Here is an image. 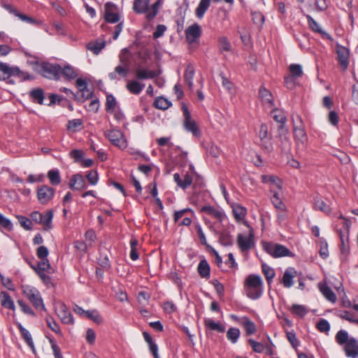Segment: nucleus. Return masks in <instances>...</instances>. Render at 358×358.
<instances>
[{
  "instance_id": "nucleus-1",
  "label": "nucleus",
  "mask_w": 358,
  "mask_h": 358,
  "mask_svg": "<svg viewBox=\"0 0 358 358\" xmlns=\"http://www.w3.org/2000/svg\"><path fill=\"white\" fill-rule=\"evenodd\" d=\"M271 115L275 121L280 124L278 127V135L282 141L280 146L282 151H286L290 148V141L288 136L289 130L285 127L287 117L283 111L278 108L272 110Z\"/></svg>"
},
{
  "instance_id": "nucleus-2",
  "label": "nucleus",
  "mask_w": 358,
  "mask_h": 358,
  "mask_svg": "<svg viewBox=\"0 0 358 358\" xmlns=\"http://www.w3.org/2000/svg\"><path fill=\"white\" fill-rule=\"evenodd\" d=\"M262 280L259 275H249L245 281L246 295L252 299H257L262 294Z\"/></svg>"
},
{
  "instance_id": "nucleus-3",
  "label": "nucleus",
  "mask_w": 358,
  "mask_h": 358,
  "mask_svg": "<svg viewBox=\"0 0 358 358\" xmlns=\"http://www.w3.org/2000/svg\"><path fill=\"white\" fill-rule=\"evenodd\" d=\"M23 294L29 300L38 311L45 310L43 299L39 291L31 285H22Z\"/></svg>"
},
{
  "instance_id": "nucleus-4",
  "label": "nucleus",
  "mask_w": 358,
  "mask_h": 358,
  "mask_svg": "<svg viewBox=\"0 0 358 358\" xmlns=\"http://www.w3.org/2000/svg\"><path fill=\"white\" fill-rule=\"evenodd\" d=\"M264 250L271 257L279 258L293 257L292 252L285 246L273 242H262Z\"/></svg>"
},
{
  "instance_id": "nucleus-5",
  "label": "nucleus",
  "mask_w": 358,
  "mask_h": 358,
  "mask_svg": "<svg viewBox=\"0 0 358 358\" xmlns=\"http://www.w3.org/2000/svg\"><path fill=\"white\" fill-rule=\"evenodd\" d=\"M61 71L62 66L60 65L48 62H43L37 68V71L43 76L53 80L59 79Z\"/></svg>"
},
{
  "instance_id": "nucleus-6",
  "label": "nucleus",
  "mask_w": 358,
  "mask_h": 358,
  "mask_svg": "<svg viewBox=\"0 0 358 358\" xmlns=\"http://www.w3.org/2000/svg\"><path fill=\"white\" fill-rule=\"evenodd\" d=\"M105 136L115 146L124 150L127 147V141L124 134L117 129H111L104 132Z\"/></svg>"
},
{
  "instance_id": "nucleus-7",
  "label": "nucleus",
  "mask_w": 358,
  "mask_h": 358,
  "mask_svg": "<svg viewBox=\"0 0 358 358\" xmlns=\"http://www.w3.org/2000/svg\"><path fill=\"white\" fill-rule=\"evenodd\" d=\"M260 145L263 150L270 153L273 150L272 136L268 134L267 124H262L259 131Z\"/></svg>"
},
{
  "instance_id": "nucleus-8",
  "label": "nucleus",
  "mask_w": 358,
  "mask_h": 358,
  "mask_svg": "<svg viewBox=\"0 0 358 358\" xmlns=\"http://www.w3.org/2000/svg\"><path fill=\"white\" fill-rule=\"evenodd\" d=\"M182 110L184 116L183 127L185 130L191 132L196 137L200 136V129L195 120L192 118L191 114L186 106H182Z\"/></svg>"
},
{
  "instance_id": "nucleus-9",
  "label": "nucleus",
  "mask_w": 358,
  "mask_h": 358,
  "mask_svg": "<svg viewBox=\"0 0 358 358\" xmlns=\"http://www.w3.org/2000/svg\"><path fill=\"white\" fill-rule=\"evenodd\" d=\"M103 19L108 23H116L120 20L117 6L112 2H107L104 5Z\"/></svg>"
},
{
  "instance_id": "nucleus-10",
  "label": "nucleus",
  "mask_w": 358,
  "mask_h": 358,
  "mask_svg": "<svg viewBox=\"0 0 358 358\" xmlns=\"http://www.w3.org/2000/svg\"><path fill=\"white\" fill-rule=\"evenodd\" d=\"M237 243L242 252L250 250L255 245L253 232L251 231L249 236L239 234L237 237Z\"/></svg>"
},
{
  "instance_id": "nucleus-11",
  "label": "nucleus",
  "mask_w": 358,
  "mask_h": 358,
  "mask_svg": "<svg viewBox=\"0 0 358 358\" xmlns=\"http://www.w3.org/2000/svg\"><path fill=\"white\" fill-rule=\"evenodd\" d=\"M0 71L8 76H17L23 80H29L33 78L32 76H30L28 74L25 76V73L22 72L19 68L10 67L7 64L3 62H0Z\"/></svg>"
},
{
  "instance_id": "nucleus-12",
  "label": "nucleus",
  "mask_w": 358,
  "mask_h": 358,
  "mask_svg": "<svg viewBox=\"0 0 358 358\" xmlns=\"http://www.w3.org/2000/svg\"><path fill=\"white\" fill-rule=\"evenodd\" d=\"M55 194V189L48 185H43L38 189V199L41 204L48 203Z\"/></svg>"
},
{
  "instance_id": "nucleus-13",
  "label": "nucleus",
  "mask_w": 358,
  "mask_h": 358,
  "mask_svg": "<svg viewBox=\"0 0 358 358\" xmlns=\"http://www.w3.org/2000/svg\"><path fill=\"white\" fill-rule=\"evenodd\" d=\"M344 350L348 357H358V341L354 337H350V341L345 345Z\"/></svg>"
},
{
  "instance_id": "nucleus-14",
  "label": "nucleus",
  "mask_w": 358,
  "mask_h": 358,
  "mask_svg": "<svg viewBox=\"0 0 358 358\" xmlns=\"http://www.w3.org/2000/svg\"><path fill=\"white\" fill-rule=\"evenodd\" d=\"M201 34V27L198 24H194L185 30L186 38L189 43H194L200 37Z\"/></svg>"
},
{
  "instance_id": "nucleus-15",
  "label": "nucleus",
  "mask_w": 358,
  "mask_h": 358,
  "mask_svg": "<svg viewBox=\"0 0 358 358\" xmlns=\"http://www.w3.org/2000/svg\"><path fill=\"white\" fill-rule=\"evenodd\" d=\"M14 323L19 329L22 339L24 341L27 345L31 349L32 352H35L36 349L34 343L29 331L27 329H26L20 322L15 321Z\"/></svg>"
},
{
  "instance_id": "nucleus-16",
  "label": "nucleus",
  "mask_w": 358,
  "mask_h": 358,
  "mask_svg": "<svg viewBox=\"0 0 358 358\" xmlns=\"http://www.w3.org/2000/svg\"><path fill=\"white\" fill-rule=\"evenodd\" d=\"M259 96L265 107L272 108L274 106L273 95L267 89L262 87L259 91Z\"/></svg>"
},
{
  "instance_id": "nucleus-17",
  "label": "nucleus",
  "mask_w": 358,
  "mask_h": 358,
  "mask_svg": "<svg viewBox=\"0 0 358 358\" xmlns=\"http://www.w3.org/2000/svg\"><path fill=\"white\" fill-rule=\"evenodd\" d=\"M160 73L159 71L138 68L135 71L136 78L138 80L152 79Z\"/></svg>"
},
{
  "instance_id": "nucleus-18",
  "label": "nucleus",
  "mask_w": 358,
  "mask_h": 358,
  "mask_svg": "<svg viewBox=\"0 0 358 358\" xmlns=\"http://www.w3.org/2000/svg\"><path fill=\"white\" fill-rule=\"evenodd\" d=\"M69 187L73 190H83L86 188L85 181L82 175H73L69 182Z\"/></svg>"
},
{
  "instance_id": "nucleus-19",
  "label": "nucleus",
  "mask_w": 358,
  "mask_h": 358,
  "mask_svg": "<svg viewBox=\"0 0 358 358\" xmlns=\"http://www.w3.org/2000/svg\"><path fill=\"white\" fill-rule=\"evenodd\" d=\"M338 219L341 221L340 223H338L336 227V230L339 236H343L344 231L347 234V236L350 234V221L343 217L341 214L338 215Z\"/></svg>"
},
{
  "instance_id": "nucleus-20",
  "label": "nucleus",
  "mask_w": 358,
  "mask_h": 358,
  "mask_svg": "<svg viewBox=\"0 0 358 358\" xmlns=\"http://www.w3.org/2000/svg\"><path fill=\"white\" fill-rule=\"evenodd\" d=\"M173 180L178 186L181 187L182 189H187L192 183V177L189 173H186L183 179L180 178L179 173H176L173 174Z\"/></svg>"
},
{
  "instance_id": "nucleus-21",
  "label": "nucleus",
  "mask_w": 358,
  "mask_h": 358,
  "mask_svg": "<svg viewBox=\"0 0 358 358\" xmlns=\"http://www.w3.org/2000/svg\"><path fill=\"white\" fill-rule=\"evenodd\" d=\"M296 275V271L292 268H287L282 276L281 282L283 286L287 288H289L293 285V278Z\"/></svg>"
},
{
  "instance_id": "nucleus-22",
  "label": "nucleus",
  "mask_w": 358,
  "mask_h": 358,
  "mask_svg": "<svg viewBox=\"0 0 358 358\" xmlns=\"http://www.w3.org/2000/svg\"><path fill=\"white\" fill-rule=\"evenodd\" d=\"M130 71L129 67L122 65L117 66L113 72L108 73V78L110 80H117L120 78H125L127 76Z\"/></svg>"
},
{
  "instance_id": "nucleus-23",
  "label": "nucleus",
  "mask_w": 358,
  "mask_h": 358,
  "mask_svg": "<svg viewBox=\"0 0 358 358\" xmlns=\"http://www.w3.org/2000/svg\"><path fill=\"white\" fill-rule=\"evenodd\" d=\"M262 182L271 185V189H275L277 188L281 189L282 181L278 177L271 175H262L261 176Z\"/></svg>"
},
{
  "instance_id": "nucleus-24",
  "label": "nucleus",
  "mask_w": 358,
  "mask_h": 358,
  "mask_svg": "<svg viewBox=\"0 0 358 358\" xmlns=\"http://www.w3.org/2000/svg\"><path fill=\"white\" fill-rule=\"evenodd\" d=\"M306 18L308 25L313 31L320 34L324 38L331 39V36L326 31H324L320 24L310 15H307Z\"/></svg>"
},
{
  "instance_id": "nucleus-25",
  "label": "nucleus",
  "mask_w": 358,
  "mask_h": 358,
  "mask_svg": "<svg viewBox=\"0 0 358 358\" xmlns=\"http://www.w3.org/2000/svg\"><path fill=\"white\" fill-rule=\"evenodd\" d=\"M320 291L322 295L329 301L335 302L337 299L336 294L332 289L326 284V282H320L318 285Z\"/></svg>"
},
{
  "instance_id": "nucleus-26",
  "label": "nucleus",
  "mask_w": 358,
  "mask_h": 358,
  "mask_svg": "<svg viewBox=\"0 0 358 358\" xmlns=\"http://www.w3.org/2000/svg\"><path fill=\"white\" fill-rule=\"evenodd\" d=\"M271 192L273 194V196L271 198V203L273 207L277 210H287L286 205L282 202L281 199L279 197L278 193L275 189H270Z\"/></svg>"
},
{
  "instance_id": "nucleus-27",
  "label": "nucleus",
  "mask_w": 358,
  "mask_h": 358,
  "mask_svg": "<svg viewBox=\"0 0 358 358\" xmlns=\"http://www.w3.org/2000/svg\"><path fill=\"white\" fill-rule=\"evenodd\" d=\"M149 3L150 0H134L133 9L136 13H145L146 15L149 8Z\"/></svg>"
},
{
  "instance_id": "nucleus-28",
  "label": "nucleus",
  "mask_w": 358,
  "mask_h": 358,
  "mask_svg": "<svg viewBox=\"0 0 358 358\" xmlns=\"http://www.w3.org/2000/svg\"><path fill=\"white\" fill-rule=\"evenodd\" d=\"M197 271L201 278L206 279L210 278V268L206 259L200 261L197 267Z\"/></svg>"
},
{
  "instance_id": "nucleus-29",
  "label": "nucleus",
  "mask_w": 358,
  "mask_h": 358,
  "mask_svg": "<svg viewBox=\"0 0 358 358\" xmlns=\"http://www.w3.org/2000/svg\"><path fill=\"white\" fill-rule=\"evenodd\" d=\"M201 212L205 213L219 220H222L224 216V214L221 210H220L218 208H216L210 206H203L201 208Z\"/></svg>"
},
{
  "instance_id": "nucleus-30",
  "label": "nucleus",
  "mask_w": 358,
  "mask_h": 358,
  "mask_svg": "<svg viewBox=\"0 0 358 358\" xmlns=\"http://www.w3.org/2000/svg\"><path fill=\"white\" fill-rule=\"evenodd\" d=\"M211 0H201L195 10V15L197 18L202 19L206 10L210 5Z\"/></svg>"
},
{
  "instance_id": "nucleus-31",
  "label": "nucleus",
  "mask_w": 358,
  "mask_h": 358,
  "mask_svg": "<svg viewBox=\"0 0 358 358\" xmlns=\"http://www.w3.org/2000/svg\"><path fill=\"white\" fill-rule=\"evenodd\" d=\"M194 76V68L192 64H188L184 74L185 80L189 89L193 87V78Z\"/></svg>"
},
{
  "instance_id": "nucleus-32",
  "label": "nucleus",
  "mask_w": 358,
  "mask_h": 358,
  "mask_svg": "<svg viewBox=\"0 0 358 358\" xmlns=\"http://www.w3.org/2000/svg\"><path fill=\"white\" fill-rule=\"evenodd\" d=\"M144 87V84L141 83L136 80L129 81L127 84V89L133 94H139Z\"/></svg>"
},
{
  "instance_id": "nucleus-33",
  "label": "nucleus",
  "mask_w": 358,
  "mask_h": 358,
  "mask_svg": "<svg viewBox=\"0 0 358 358\" xmlns=\"http://www.w3.org/2000/svg\"><path fill=\"white\" fill-rule=\"evenodd\" d=\"M294 135L296 141L304 143L307 140V135L302 125L294 127Z\"/></svg>"
},
{
  "instance_id": "nucleus-34",
  "label": "nucleus",
  "mask_w": 358,
  "mask_h": 358,
  "mask_svg": "<svg viewBox=\"0 0 358 358\" xmlns=\"http://www.w3.org/2000/svg\"><path fill=\"white\" fill-rule=\"evenodd\" d=\"M0 300L2 306L8 308L9 310H14V303L8 293L6 292H1L0 293Z\"/></svg>"
},
{
  "instance_id": "nucleus-35",
  "label": "nucleus",
  "mask_w": 358,
  "mask_h": 358,
  "mask_svg": "<svg viewBox=\"0 0 358 358\" xmlns=\"http://www.w3.org/2000/svg\"><path fill=\"white\" fill-rule=\"evenodd\" d=\"M120 65L129 67L131 66V54L127 48H124L121 50L119 55Z\"/></svg>"
},
{
  "instance_id": "nucleus-36",
  "label": "nucleus",
  "mask_w": 358,
  "mask_h": 358,
  "mask_svg": "<svg viewBox=\"0 0 358 358\" xmlns=\"http://www.w3.org/2000/svg\"><path fill=\"white\" fill-rule=\"evenodd\" d=\"M204 323L206 327L210 330L216 331L220 333H223L225 331L224 325L220 322H215L211 319H206Z\"/></svg>"
},
{
  "instance_id": "nucleus-37",
  "label": "nucleus",
  "mask_w": 358,
  "mask_h": 358,
  "mask_svg": "<svg viewBox=\"0 0 358 358\" xmlns=\"http://www.w3.org/2000/svg\"><path fill=\"white\" fill-rule=\"evenodd\" d=\"M29 96L32 101L38 104H43L44 100V93L42 89L36 88L29 92Z\"/></svg>"
},
{
  "instance_id": "nucleus-38",
  "label": "nucleus",
  "mask_w": 358,
  "mask_h": 358,
  "mask_svg": "<svg viewBox=\"0 0 358 358\" xmlns=\"http://www.w3.org/2000/svg\"><path fill=\"white\" fill-rule=\"evenodd\" d=\"M162 0H157L150 7L148 8L147 12L146 18L148 20L154 19L159 12V8L162 4Z\"/></svg>"
},
{
  "instance_id": "nucleus-39",
  "label": "nucleus",
  "mask_w": 358,
  "mask_h": 358,
  "mask_svg": "<svg viewBox=\"0 0 358 358\" xmlns=\"http://www.w3.org/2000/svg\"><path fill=\"white\" fill-rule=\"evenodd\" d=\"M162 0H157L150 7L148 8L147 12L146 18L148 20L154 19L159 12V8L162 4Z\"/></svg>"
},
{
  "instance_id": "nucleus-40",
  "label": "nucleus",
  "mask_w": 358,
  "mask_h": 358,
  "mask_svg": "<svg viewBox=\"0 0 358 358\" xmlns=\"http://www.w3.org/2000/svg\"><path fill=\"white\" fill-rule=\"evenodd\" d=\"M32 268L35 270L36 273L37 271H46L48 273L52 272V268H51L48 259H41V261L38 263L37 266H32Z\"/></svg>"
},
{
  "instance_id": "nucleus-41",
  "label": "nucleus",
  "mask_w": 358,
  "mask_h": 358,
  "mask_svg": "<svg viewBox=\"0 0 358 358\" xmlns=\"http://www.w3.org/2000/svg\"><path fill=\"white\" fill-rule=\"evenodd\" d=\"M106 46L105 41L91 42L87 45V48L94 54L98 55Z\"/></svg>"
},
{
  "instance_id": "nucleus-42",
  "label": "nucleus",
  "mask_w": 358,
  "mask_h": 358,
  "mask_svg": "<svg viewBox=\"0 0 358 358\" xmlns=\"http://www.w3.org/2000/svg\"><path fill=\"white\" fill-rule=\"evenodd\" d=\"M243 327H244L247 335H252L256 332V325L253 322L250 320L248 317H244L241 322Z\"/></svg>"
},
{
  "instance_id": "nucleus-43",
  "label": "nucleus",
  "mask_w": 358,
  "mask_h": 358,
  "mask_svg": "<svg viewBox=\"0 0 358 358\" xmlns=\"http://www.w3.org/2000/svg\"><path fill=\"white\" fill-rule=\"evenodd\" d=\"M53 217V213L52 210H48L45 215H42V220L39 224L43 226L45 230L51 229V222Z\"/></svg>"
},
{
  "instance_id": "nucleus-44",
  "label": "nucleus",
  "mask_w": 358,
  "mask_h": 358,
  "mask_svg": "<svg viewBox=\"0 0 358 358\" xmlns=\"http://www.w3.org/2000/svg\"><path fill=\"white\" fill-rule=\"evenodd\" d=\"M341 240L340 249L343 255H346L350 250L349 236L344 231L343 236H339Z\"/></svg>"
},
{
  "instance_id": "nucleus-45",
  "label": "nucleus",
  "mask_w": 358,
  "mask_h": 358,
  "mask_svg": "<svg viewBox=\"0 0 358 358\" xmlns=\"http://www.w3.org/2000/svg\"><path fill=\"white\" fill-rule=\"evenodd\" d=\"M262 272L268 284L271 283L273 278L275 277V273L273 268L263 263L262 265Z\"/></svg>"
},
{
  "instance_id": "nucleus-46",
  "label": "nucleus",
  "mask_w": 358,
  "mask_h": 358,
  "mask_svg": "<svg viewBox=\"0 0 358 358\" xmlns=\"http://www.w3.org/2000/svg\"><path fill=\"white\" fill-rule=\"evenodd\" d=\"M246 213V208L240 205H236L233 208L234 217L238 221L243 220L245 217Z\"/></svg>"
},
{
  "instance_id": "nucleus-47",
  "label": "nucleus",
  "mask_w": 358,
  "mask_h": 358,
  "mask_svg": "<svg viewBox=\"0 0 358 358\" xmlns=\"http://www.w3.org/2000/svg\"><path fill=\"white\" fill-rule=\"evenodd\" d=\"M48 178L53 185H57L61 182L59 172L56 169H51L48 173Z\"/></svg>"
},
{
  "instance_id": "nucleus-48",
  "label": "nucleus",
  "mask_w": 358,
  "mask_h": 358,
  "mask_svg": "<svg viewBox=\"0 0 358 358\" xmlns=\"http://www.w3.org/2000/svg\"><path fill=\"white\" fill-rule=\"evenodd\" d=\"M350 338L348 333L345 330L338 331L336 335V341L340 345H345Z\"/></svg>"
},
{
  "instance_id": "nucleus-49",
  "label": "nucleus",
  "mask_w": 358,
  "mask_h": 358,
  "mask_svg": "<svg viewBox=\"0 0 358 358\" xmlns=\"http://www.w3.org/2000/svg\"><path fill=\"white\" fill-rule=\"evenodd\" d=\"M154 106L158 109L164 110L171 106V103L164 97H158L155 99Z\"/></svg>"
},
{
  "instance_id": "nucleus-50",
  "label": "nucleus",
  "mask_w": 358,
  "mask_h": 358,
  "mask_svg": "<svg viewBox=\"0 0 358 358\" xmlns=\"http://www.w3.org/2000/svg\"><path fill=\"white\" fill-rule=\"evenodd\" d=\"M240 330L238 328L231 327L227 332V337L232 343H236L240 336Z\"/></svg>"
},
{
  "instance_id": "nucleus-51",
  "label": "nucleus",
  "mask_w": 358,
  "mask_h": 358,
  "mask_svg": "<svg viewBox=\"0 0 358 358\" xmlns=\"http://www.w3.org/2000/svg\"><path fill=\"white\" fill-rule=\"evenodd\" d=\"M77 87L80 90L83 96L88 97L91 92L87 90V86L85 80L81 78H78L76 81Z\"/></svg>"
},
{
  "instance_id": "nucleus-52",
  "label": "nucleus",
  "mask_w": 358,
  "mask_h": 358,
  "mask_svg": "<svg viewBox=\"0 0 358 358\" xmlns=\"http://www.w3.org/2000/svg\"><path fill=\"white\" fill-rule=\"evenodd\" d=\"M138 245V242L136 238H132L130 241V246H131V251H130V258L136 261L138 259V254L137 252V248Z\"/></svg>"
},
{
  "instance_id": "nucleus-53",
  "label": "nucleus",
  "mask_w": 358,
  "mask_h": 358,
  "mask_svg": "<svg viewBox=\"0 0 358 358\" xmlns=\"http://www.w3.org/2000/svg\"><path fill=\"white\" fill-rule=\"evenodd\" d=\"M219 241L224 246H230L233 244L232 238L227 231H223L220 234Z\"/></svg>"
},
{
  "instance_id": "nucleus-54",
  "label": "nucleus",
  "mask_w": 358,
  "mask_h": 358,
  "mask_svg": "<svg viewBox=\"0 0 358 358\" xmlns=\"http://www.w3.org/2000/svg\"><path fill=\"white\" fill-rule=\"evenodd\" d=\"M115 98L112 95L109 94L106 96V110L107 113H113L115 107L116 106Z\"/></svg>"
},
{
  "instance_id": "nucleus-55",
  "label": "nucleus",
  "mask_w": 358,
  "mask_h": 358,
  "mask_svg": "<svg viewBox=\"0 0 358 358\" xmlns=\"http://www.w3.org/2000/svg\"><path fill=\"white\" fill-rule=\"evenodd\" d=\"M61 73L68 79H73L76 77V73L74 69L69 65L62 68Z\"/></svg>"
},
{
  "instance_id": "nucleus-56",
  "label": "nucleus",
  "mask_w": 358,
  "mask_h": 358,
  "mask_svg": "<svg viewBox=\"0 0 358 358\" xmlns=\"http://www.w3.org/2000/svg\"><path fill=\"white\" fill-rule=\"evenodd\" d=\"M16 217L18 220L21 227L24 229L31 230L32 229V222L31 220L23 215H17Z\"/></svg>"
},
{
  "instance_id": "nucleus-57",
  "label": "nucleus",
  "mask_w": 358,
  "mask_h": 358,
  "mask_svg": "<svg viewBox=\"0 0 358 358\" xmlns=\"http://www.w3.org/2000/svg\"><path fill=\"white\" fill-rule=\"evenodd\" d=\"M338 55L339 57V61H340L341 65L344 69H346L348 65V54L346 52V50L343 48L342 50H338Z\"/></svg>"
},
{
  "instance_id": "nucleus-58",
  "label": "nucleus",
  "mask_w": 358,
  "mask_h": 358,
  "mask_svg": "<svg viewBox=\"0 0 358 358\" xmlns=\"http://www.w3.org/2000/svg\"><path fill=\"white\" fill-rule=\"evenodd\" d=\"M289 70L292 77L299 78L303 75L302 67L300 64H291L289 67Z\"/></svg>"
},
{
  "instance_id": "nucleus-59",
  "label": "nucleus",
  "mask_w": 358,
  "mask_h": 358,
  "mask_svg": "<svg viewBox=\"0 0 358 358\" xmlns=\"http://www.w3.org/2000/svg\"><path fill=\"white\" fill-rule=\"evenodd\" d=\"M191 213L192 215H194V211L189 208L182 209L180 210L175 211L173 214V221L174 222H178L179 220L185 215L187 213Z\"/></svg>"
},
{
  "instance_id": "nucleus-60",
  "label": "nucleus",
  "mask_w": 358,
  "mask_h": 358,
  "mask_svg": "<svg viewBox=\"0 0 358 358\" xmlns=\"http://www.w3.org/2000/svg\"><path fill=\"white\" fill-rule=\"evenodd\" d=\"M285 331L287 340L291 343L293 348H296L299 345V342L296 336L295 332L293 330L290 331L287 330Z\"/></svg>"
},
{
  "instance_id": "nucleus-61",
  "label": "nucleus",
  "mask_w": 358,
  "mask_h": 358,
  "mask_svg": "<svg viewBox=\"0 0 358 358\" xmlns=\"http://www.w3.org/2000/svg\"><path fill=\"white\" fill-rule=\"evenodd\" d=\"M219 45L220 50L229 51L231 50V44L226 36H222L219 38Z\"/></svg>"
},
{
  "instance_id": "nucleus-62",
  "label": "nucleus",
  "mask_w": 358,
  "mask_h": 358,
  "mask_svg": "<svg viewBox=\"0 0 358 358\" xmlns=\"http://www.w3.org/2000/svg\"><path fill=\"white\" fill-rule=\"evenodd\" d=\"M0 229H4L10 231L13 229V224L11 222L6 218L1 213H0Z\"/></svg>"
},
{
  "instance_id": "nucleus-63",
  "label": "nucleus",
  "mask_w": 358,
  "mask_h": 358,
  "mask_svg": "<svg viewBox=\"0 0 358 358\" xmlns=\"http://www.w3.org/2000/svg\"><path fill=\"white\" fill-rule=\"evenodd\" d=\"M315 208L316 209L320 210L324 213H329L330 208L328 205H327L324 201L322 199H317L315 201Z\"/></svg>"
},
{
  "instance_id": "nucleus-64",
  "label": "nucleus",
  "mask_w": 358,
  "mask_h": 358,
  "mask_svg": "<svg viewBox=\"0 0 358 358\" xmlns=\"http://www.w3.org/2000/svg\"><path fill=\"white\" fill-rule=\"evenodd\" d=\"M328 121L329 122L336 127L338 125V122H339V117H338V113L334 111V110H331L329 113V115H328Z\"/></svg>"
}]
</instances>
